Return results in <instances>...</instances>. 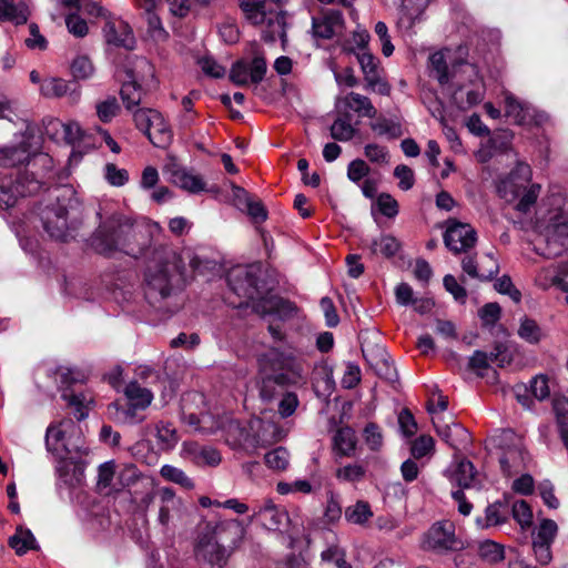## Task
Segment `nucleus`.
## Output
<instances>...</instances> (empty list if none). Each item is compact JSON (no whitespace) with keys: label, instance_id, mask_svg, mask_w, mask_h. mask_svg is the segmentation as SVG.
Instances as JSON below:
<instances>
[{"label":"nucleus","instance_id":"nucleus-40","mask_svg":"<svg viewBox=\"0 0 568 568\" xmlns=\"http://www.w3.org/2000/svg\"><path fill=\"white\" fill-rule=\"evenodd\" d=\"M504 100L506 115L513 118L518 124L525 123L529 114V105L508 91L504 92Z\"/></svg>","mask_w":568,"mask_h":568},{"label":"nucleus","instance_id":"nucleus-15","mask_svg":"<svg viewBox=\"0 0 568 568\" xmlns=\"http://www.w3.org/2000/svg\"><path fill=\"white\" fill-rule=\"evenodd\" d=\"M209 531L229 555L240 547L245 536L244 526L235 519L220 521Z\"/></svg>","mask_w":568,"mask_h":568},{"label":"nucleus","instance_id":"nucleus-18","mask_svg":"<svg viewBox=\"0 0 568 568\" xmlns=\"http://www.w3.org/2000/svg\"><path fill=\"white\" fill-rule=\"evenodd\" d=\"M546 246L542 254L547 258H554L568 250V219L552 224L546 234Z\"/></svg>","mask_w":568,"mask_h":568},{"label":"nucleus","instance_id":"nucleus-4","mask_svg":"<svg viewBox=\"0 0 568 568\" xmlns=\"http://www.w3.org/2000/svg\"><path fill=\"white\" fill-rule=\"evenodd\" d=\"M262 267L260 264L239 266L233 268L227 277L231 291L241 298L235 306H248L258 303L264 297L265 287L262 281Z\"/></svg>","mask_w":568,"mask_h":568},{"label":"nucleus","instance_id":"nucleus-52","mask_svg":"<svg viewBox=\"0 0 568 568\" xmlns=\"http://www.w3.org/2000/svg\"><path fill=\"white\" fill-rule=\"evenodd\" d=\"M410 0H403L398 23L407 29L412 28L416 20L420 18L424 12L423 3L416 7L410 6Z\"/></svg>","mask_w":568,"mask_h":568},{"label":"nucleus","instance_id":"nucleus-39","mask_svg":"<svg viewBox=\"0 0 568 568\" xmlns=\"http://www.w3.org/2000/svg\"><path fill=\"white\" fill-rule=\"evenodd\" d=\"M138 6L144 10L145 19L149 24V30L152 33L153 37L156 38H165L168 33L165 32L164 28L162 27L161 19L159 16L154 12V9L156 7L155 0H136Z\"/></svg>","mask_w":568,"mask_h":568},{"label":"nucleus","instance_id":"nucleus-61","mask_svg":"<svg viewBox=\"0 0 568 568\" xmlns=\"http://www.w3.org/2000/svg\"><path fill=\"white\" fill-rule=\"evenodd\" d=\"M363 437L371 450H379L383 446V434L378 425L369 423L365 426Z\"/></svg>","mask_w":568,"mask_h":568},{"label":"nucleus","instance_id":"nucleus-42","mask_svg":"<svg viewBox=\"0 0 568 568\" xmlns=\"http://www.w3.org/2000/svg\"><path fill=\"white\" fill-rule=\"evenodd\" d=\"M19 196L16 180L0 172V207L8 209L13 206Z\"/></svg>","mask_w":568,"mask_h":568},{"label":"nucleus","instance_id":"nucleus-44","mask_svg":"<svg viewBox=\"0 0 568 568\" xmlns=\"http://www.w3.org/2000/svg\"><path fill=\"white\" fill-rule=\"evenodd\" d=\"M508 508L501 503H495L487 506L485 511V518H478L477 524L483 528L490 526H497L504 524L507 520Z\"/></svg>","mask_w":568,"mask_h":568},{"label":"nucleus","instance_id":"nucleus-12","mask_svg":"<svg viewBox=\"0 0 568 568\" xmlns=\"http://www.w3.org/2000/svg\"><path fill=\"white\" fill-rule=\"evenodd\" d=\"M256 520L263 528L270 531H284L290 525L287 511L275 505L272 500H264L262 505L254 510L250 521Z\"/></svg>","mask_w":568,"mask_h":568},{"label":"nucleus","instance_id":"nucleus-11","mask_svg":"<svg viewBox=\"0 0 568 568\" xmlns=\"http://www.w3.org/2000/svg\"><path fill=\"white\" fill-rule=\"evenodd\" d=\"M557 532L558 526L552 519H542L532 532V550L540 565H548L551 561V545Z\"/></svg>","mask_w":568,"mask_h":568},{"label":"nucleus","instance_id":"nucleus-7","mask_svg":"<svg viewBox=\"0 0 568 568\" xmlns=\"http://www.w3.org/2000/svg\"><path fill=\"white\" fill-rule=\"evenodd\" d=\"M54 375L59 387L63 389L62 398L70 406L75 407V418L78 420L85 418L88 415L85 403L89 402L87 397L83 394H71L67 392L71 386L84 383L87 381L85 373L78 368L60 366L55 369Z\"/></svg>","mask_w":568,"mask_h":568},{"label":"nucleus","instance_id":"nucleus-53","mask_svg":"<svg viewBox=\"0 0 568 568\" xmlns=\"http://www.w3.org/2000/svg\"><path fill=\"white\" fill-rule=\"evenodd\" d=\"M161 476L174 484H178L186 489H192L194 487L193 481L186 476V474L172 465H163L160 470Z\"/></svg>","mask_w":568,"mask_h":568},{"label":"nucleus","instance_id":"nucleus-43","mask_svg":"<svg viewBox=\"0 0 568 568\" xmlns=\"http://www.w3.org/2000/svg\"><path fill=\"white\" fill-rule=\"evenodd\" d=\"M9 545L16 550L17 555L21 556L30 549H36L37 540L29 529L18 528L14 535L10 537Z\"/></svg>","mask_w":568,"mask_h":568},{"label":"nucleus","instance_id":"nucleus-32","mask_svg":"<svg viewBox=\"0 0 568 568\" xmlns=\"http://www.w3.org/2000/svg\"><path fill=\"white\" fill-rule=\"evenodd\" d=\"M126 74L128 80L123 82L120 93L125 108L131 110L140 104L143 90L139 82L140 78L135 74V70H128Z\"/></svg>","mask_w":568,"mask_h":568},{"label":"nucleus","instance_id":"nucleus-35","mask_svg":"<svg viewBox=\"0 0 568 568\" xmlns=\"http://www.w3.org/2000/svg\"><path fill=\"white\" fill-rule=\"evenodd\" d=\"M362 352L366 362L374 367L378 374H388L390 369H394L389 364L388 354L383 346L375 345L372 347H363Z\"/></svg>","mask_w":568,"mask_h":568},{"label":"nucleus","instance_id":"nucleus-38","mask_svg":"<svg viewBox=\"0 0 568 568\" xmlns=\"http://www.w3.org/2000/svg\"><path fill=\"white\" fill-rule=\"evenodd\" d=\"M344 103L347 108L356 112L357 114L366 118H375L376 116V109L373 105L369 98L362 95L356 92H349L344 98Z\"/></svg>","mask_w":568,"mask_h":568},{"label":"nucleus","instance_id":"nucleus-9","mask_svg":"<svg viewBox=\"0 0 568 568\" xmlns=\"http://www.w3.org/2000/svg\"><path fill=\"white\" fill-rule=\"evenodd\" d=\"M424 547L426 549L443 554L463 549L464 544L455 535V527L450 521L434 524L428 530Z\"/></svg>","mask_w":568,"mask_h":568},{"label":"nucleus","instance_id":"nucleus-22","mask_svg":"<svg viewBox=\"0 0 568 568\" xmlns=\"http://www.w3.org/2000/svg\"><path fill=\"white\" fill-rule=\"evenodd\" d=\"M254 312L262 316L275 315L281 320H286L296 314L297 307L288 300L277 296H264L254 305Z\"/></svg>","mask_w":568,"mask_h":568},{"label":"nucleus","instance_id":"nucleus-57","mask_svg":"<svg viewBox=\"0 0 568 568\" xmlns=\"http://www.w3.org/2000/svg\"><path fill=\"white\" fill-rule=\"evenodd\" d=\"M514 519L523 529L530 527L532 523V511L525 500H517L511 506Z\"/></svg>","mask_w":568,"mask_h":568},{"label":"nucleus","instance_id":"nucleus-23","mask_svg":"<svg viewBox=\"0 0 568 568\" xmlns=\"http://www.w3.org/2000/svg\"><path fill=\"white\" fill-rule=\"evenodd\" d=\"M448 479L458 485L459 488H475L479 485V475L471 462L462 459L453 465L447 471Z\"/></svg>","mask_w":568,"mask_h":568},{"label":"nucleus","instance_id":"nucleus-60","mask_svg":"<svg viewBox=\"0 0 568 568\" xmlns=\"http://www.w3.org/2000/svg\"><path fill=\"white\" fill-rule=\"evenodd\" d=\"M371 126L378 135H387L390 139H396L402 135L400 125L388 119H379L372 123Z\"/></svg>","mask_w":568,"mask_h":568},{"label":"nucleus","instance_id":"nucleus-45","mask_svg":"<svg viewBox=\"0 0 568 568\" xmlns=\"http://www.w3.org/2000/svg\"><path fill=\"white\" fill-rule=\"evenodd\" d=\"M158 446L163 450H170L179 442V435L175 427L169 422H159L156 424Z\"/></svg>","mask_w":568,"mask_h":568},{"label":"nucleus","instance_id":"nucleus-10","mask_svg":"<svg viewBox=\"0 0 568 568\" xmlns=\"http://www.w3.org/2000/svg\"><path fill=\"white\" fill-rule=\"evenodd\" d=\"M476 241V231L469 224L456 220L447 221L444 243L454 254L467 253L468 250L475 246Z\"/></svg>","mask_w":568,"mask_h":568},{"label":"nucleus","instance_id":"nucleus-1","mask_svg":"<svg viewBox=\"0 0 568 568\" xmlns=\"http://www.w3.org/2000/svg\"><path fill=\"white\" fill-rule=\"evenodd\" d=\"M256 386L263 402H272L282 395L278 414L282 418L292 416L298 398L293 392H284L288 386L296 385L303 378L304 363L302 357L292 351L270 348L257 357Z\"/></svg>","mask_w":568,"mask_h":568},{"label":"nucleus","instance_id":"nucleus-64","mask_svg":"<svg viewBox=\"0 0 568 568\" xmlns=\"http://www.w3.org/2000/svg\"><path fill=\"white\" fill-rule=\"evenodd\" d=\"M376 204L379 212L386 217L393 219L398 214V203L388 193L379 194Z\"/></svg>","mask_w":568,"mask_h":568},{"label":"nucleus","instance_id":"nucleus-34","mask_svg":"<svg viewBox=\"0 0 568 568\" xmlns=\"http://www.w3.org/2000/svg\"><path fill=\"white\" fill-rule=\"evenodd\" d=\"M28 17L29 11L24 3H16L14 0H0V20L23 24Z\"/></svg>","mask_w":568,"mask_h":568},{"label":"nucleus","instance_id":"nucleus-36","mask_svg":"<svg viewBox=\"0 0 568 568\" xmlns=\"http://www.w3.org/2000/svg\"><path fill=\"white\" fill-rule=\"evenodd\" d=\"M124 395L128 398L129 404L138 406L142 409H146L153 400V393L150 389L140 386V384L135 381L130 382L125 386Z\"/></svg>","mask_w":568,"mask_h":568},{"label":"nucleus","instance_id":"nucleus-27","mask_svg":"<svg viewBox=\"0 0 568 568\" xmlns=\"http://www.w3.org/2000/svg\"><path fill=\"white\" fill-rule=\"evenodd\" d=\"M183 453L185 458H189L199 466H216L221 462V455L216 449L194 442L185 443L183 445Z\"/></svg>","mask_w":568,"mask_h":568},{"label":"nucleus","instance_id":"nucleus-6","mask_svg":"<svg viewBox=\"0 0 568 568\" xmlns=\"http://www.w3.org/2000/svg\"><path fill=\"white\" fill-rule=\"evenodd\" d=\"M74 427L75 425L72 419H64L57 425H50L45 435L48 450L55 453L61 458L57 466V473L61 480L68 486L73 485V479L69 478L68 469L71 465L64 458L65 455L70 453L65 443V436L67 433Z\"/></svg>","mask_w":568,"mask_h":568},{"label":"nucleus","instance_id":"nucleus-37","mask_svg":"<svg viewBox=\"0 0 568 568\" xmlns=\"http://www.w3.org/2000/svg\"><path fill=\"white\" fill-rule=\"evenodd\" d=\"M245 18L254 26H262L266 20L265 0H239Z\"/></svg>","mask_w":568,"mask_h":568},{"label":"nucleus","instance_id":"nucleus-16","mask_svg":"<svg viewBox=\"0 0 568 568\" xmlns=\"http://www.w3.org/2000/svg\"><path fill=\"white\" fill-rule=\"evenodd\" d=\"M152 498L159 504L158 521L160 525L168 527L174 518L180 516L183 503L175 496L173 489L159 488L153 493Z\"/></svg>","mask_w":568,"mask_h":568},{"label":"nucleus","instance_id":"nucleus-58","mask_svg":"<svg viewBox=\"0 0 568 568\" xmlns=\"http://www.w3.org/2000/svg\"><path fill=\"white\" fill-rule=\"evenodd\" d=\"M355 134V129L348 120L337 119L331 126V135L334 140L346 142Z\"/></svg>","mask_w":568,"mask_h":568},{"label":"nucleus","instance_id":"nucleus-3","mask_svg":"<svg viewBox=\"0 0 568 568\" xmlns=\"http://www.w3.org/2000/svg\"><path fill=\"white\" fill-rule=\"evenodd\" d=\"M75 202L74 192L68 185L48 190L47 199L39 207V215L44 231L53 239L67 241L70 234L68 212Z\"/></svg>","mask_w":568,"mask_h":568},{"label":"nucleus","instance_id":"nucleus-8","mask_svg":"<svg viewBox=\"0 0 568 568\" xmlns=\"http://www.w3.org/2000/svg\"><path fill=\"white\" fill-rule=\"evenodd\" d=\"M503 444L499 464L506 475L520 471L527 462V453L524 449L521 439L513 432H504L500 437Z\"/></svg>","mask_w":568,"mask_h":568},{"label":"nucleus","instance_id":"nucleus-49","mask_svg":"<svg viewBox=\"0 0 568 568\" xmlns=\"http://www.w3.org/2000/svg\"><path fill=\"white\" fill-rule=\"evenodd\" d=\"M264 463L272 470H286L290 465V453L282 446L276 447L264 455Z\"/></svg>","mask_w":568,"mask_h":568},{"label":"nucleus","instance_id":"nucleus-26","mask_svg":"<svg viewBox=\"0 0 568 568\" xmlns=\"http://www.w3.org/2000/svg\"><path fill=\"white\" fill-rule=\"evenodd\" d=\"M356 446V434L348 426L338 428L332 438V449L335 458L354 457Z\"/></svg>","mask_w":568,"mask_h":568},{"label":"nucleus","instance_id":"nucleus-19","mask_svg":"<svg viewBox=\"0 0 568 568\" xmlns=\"http://www.w3.org/2000/svg\"><path fill=\"white\" fill-rule=\"evenodd\" d=\"M196 555L211 566H216L217 568H222L230 557L225 548L210 531L201 536L196 547Z\"/></svg>","mask_w":568,"mask_h":568},{"label":"nucleus","instance_id":"nucleus-29","mask_svg":"<svg viewBox=\"0 0 568 568\" xmlns=\"http://www.w3.org/2000/svg\"><path fill=\"white\" fill-rule=\"evenodd\" d=\"M486 257L488 258L489 266L479 267L474 256L466 255L462 260L463 271L471 278L481 282L490 281L499 272V264L491 254H487Z\"/></svg>","mask_w":568,"mask_h":568},{"label":"nucleus","instance_id":"nucleus-30","mask_svg":"<svg viewBox=\"0 0 568 568\" xmlns=\"http://www.w3.org/2000/svg\"><path fill=\"white\" fill-rule=\"evenodd\" d=\"M148 126L143 132L154 146L165 148L171 143L172 131L160 112L153 114V119Z\"/></svg>","mask_w":568,"mask_h":568},{"label":"nucleus","instance_id":"nucleus-46","mask_svg":"<svg viewBox=\"0 0 568 568\" xmlns=\"http://www.w3.org/2000/svg\"><path fill=\"white\" fill-rule=\"evenodd\" d=\"M14 180L20 196L34 195L42 187V182L34 175L33 172L24 171L20 173Z\"/></svg>","mask_w":568,"mask_h":568},{"label":"nucleus","instance_id":"nucleus-63","mask_svg":"<svg viewBox=\"0 0 568 568\" xmlns=\"http://www.w3.org/2000/svg\"><path fill=\"white\" fill-rule=\"evenodd\" d=\"M494 287L498 293L508 295L515 303H519L521 300L520 291L514 286L513 281L508 275L499 277L495 282Z\"/></svg>","mask_w":568,"mask_h":568},{"label":"nucleus","instance_id":"nucleus-21","mask_svg":"<svg viewBox=\"0 0 568 568\" xmlns=\"http://www.w3.org/2000/svg\"><path fill=\"white\" fill-rule=\"evenodd\" d=\"M103 34L109 44L126 50H133L135 47V38L132 29L123 20L106 21L103 27Z\"/></svg>","mask_w":568,"mask_h":568},{"label":"nucleus","instance_id":"nucleus-56","mask_svg":"<svg viewBox=\"0 0 568 568\" xmlns=\"http://www.w3.org/2000/svg\"><path fill=\"white\" fill-rule=\"evenodd\" d=\"M95 109L99 120L108 123L118 115L120 105L115 97H108L105 100L97 103Z\"/></svg>","mask_w":568,"mask_h":568},{"label":"nucleus","instance_id":"nucleus-55","mask_svg":"<svg viewBox=\"0 0 568 568\" xmlns=\"http://www.w3.org/2000/svg\"><path fill=\"white\" fill-rule=\"evenodd\" d=\"M70 69L77 80H87L94 73V67L87 55H78L72 61Z\"/></svg>","mask_w":568,"mask_h":568},{"label":"nucleus","instance_id":"nucleus-62","mask_svg":"<svg viewBox=\"0 0 568 568\" xmlns=\"http://www.w3.org/2000/svg\"><path fill=\"white\" fill-rule=\"evenodd\" d=\"M322 560L335 565L337 568H352L345 559V551L338 546H331L321 555Z\"/></svg>","mask_w":568,"mask_h":568},{"label":"nucleus","instance_id":"nucleus-14","mask_svg":"<svg viewBox=\"0 0 568 568\" xmlns=\"http://www.w3.org/2000/svg\"><path fill=\"white\" fill-rule=\"evenodd\" d=\"M266 73V61L263 57L253 58L250 65L243 60L233 63L230 70V80L236 85H246L248 81L260 83Z\"/></svg>","mask_w":568,"mask_h":568},{"label":"nucleus","instance_id":"nucleus-31","mask_svg":"<svg viewBox=\"0 0 568 568\" xmlns=\"http://www.w3.org/2000/svg\"><path fill=\"white\" fill-rule=\"evenodd\" d=\"M143 409L128 404L126 406H120L116 403H112L108 406V413L112 420L123 425H135L144 420L145 416L141 413Z\"/></svg>","mask_w":568,"mask_h":568},{"label":"nucleus","instance_id":"nucleus-24","mask_svg":"<svg viewBox=\"0 0 568 568\" xmlns=\"http://www.w3.org/2000/svg\"><path fill=\"white\" fill-rule=\"evenodd\" d=\"M204 402V396L199 393H191L187 394L186 397L183 399L182 405V418L183 420L189 424L190 426L195 427L196 429L206 433L211 432L214 428L213 417L209 413H200L196 414L192 412L187 405V402Z\"/></svg>","mask_w":568,"mask_h":568},{"label":"nucleus","instance_id":"nucleus-50","mask_svg":"<svg viewBox=\"0 0 568 568\" xmlns=\"http://www.w3.org/2000/svg\"><path fill=\"white\" fill-rule=\"evenodd\" d=\"M478 555L483 560L489 564L499 562L505 557L504 547L489 539L478 544Z\"/></svg>","mask_w":568,"mask_h":568},{"label":"nucleus","instance_id":"nucleus-20","mask_svg":"<svg viewBox=\"0 0 568 568\" xmlns=\"http://www.w3.org/2000/svg\"><path fill=\"white\" fill-rule=\"evenodd\" d=\"M170 181L176 186L190 192L200 193L205 191V181L199 174H195L175 163L165 166Z\"/></svg>","mask_w":568,"mask_h":568},{"label":"nucleus","instance_id":"nucleus-51","mask_svg":"<svg viewBox=\"0 0 568 568\" xmlns=\"http://www.w3.org/2000/svg\"><path fill=\"white\" fill-rule=\"evenodd\" d=\"M432 75L440 83L449 82L448 67L445 54L442 51L435 52L429 57Z\"/></svg>","mask_w":568,"mask_h":568},{"label":"nucleus","instance_id":"nucleus-25","mask_svg":"<svg viewBox=\"0 0 568 568\" xmlns=\"http://www.w3.org/2000/svg\"><path fill=\"white\" fill-rule=\"evenodd\" d=\"M434 425L436 427L437 434L445 440L452 448L462 449L465 448L471 442L470 434L468 430L463 427L460 424L452 423L439 425L434 419Z\"/></svg>","mask_w":568,"mask_h":568},{"label":"nucleus","instance_id":"nucleus-2","mask_svg":"<svg viewBox=\"0 0 568 568\" xmlns=\"http://www.w3.org/2000/svg\"><path fill=\"white\" fill-rule=\"evenodd\" d=\"M97 215L100 223L90 239V245L104 256L122 252L136 257L150 247L154 232L160 230L155 222L120 212H114L105 219L101 212Z\"/></svg>","mask_w":568,"mask_h":568},{"label":"nucleus","instance_id":"nucleus-33","mask_svg":"<svg viewBox=\"0 0 568 568\" xmlns=\"http://www.w3.org/2000/svg\"><path fill=\"white\" fill-rule=\"evenodd\" d=\"M265 29L262 32V38L266 42H274L277 38L284 39L285 37V14L283 12L268 11L266 20L263 23Z\"/></svg>","mask_w":568,"mask_h":568},{"label":"nucleus","instance_id":"nucleus-54","mask_svg":"<svg viewBox=\"0 0 568 568\" xmlns=\"http://www.w3.org/2000/svg\"><path fill=\"white\" fill-rule=\"evenodd\" d=\"M518 335L530 344H537L542 338V332L539 325L534 320L527 317L521 320Z\"/></svg>","mask_w":568,"mask_h":568},{"label":"nucleus","instance_id":"nucleus-47","mask_svg":"<svg viewBox=\"0 0 568 568\" xmlns=\"http://www.w3.org/2000/svg\"><path fill=\"white\" fill-rule=\"evenodd\" d=\"M373 517V511L367 501L358 500L356 504L346 507L345 518L348 523L364 525Z\"/></svg>","mask_w":568,"mask_h":568},{"label":"nucleus","instance_id":"nucleus-5","mask_svg":"<svg viewBox=\"0 0 568 568\" xmlns=\"http://www.w3.org/2000/svg\"><path fill=\"white\" fill-rule=\"evenodd\" d=\"M176 276L174 263L160 261L149 265L145 273V296L150 303L160 302L173 292V278Z\"/></svg>","mask_w":568,"mask_h":568},{"label":"nucleus","instance_id":"nucleus-13","mask_svg":"<svg viewBox=\"0 0 568 568\" xmlns=\"http://www.w3.org/2000/svg\"><path fill=\"white\" fill-rule=\"evenodd\" d=\"M356 58L364 74L366 88L382 95H388L390 87L381 77L382 69L377 58L367 51L357 52Z\"/></svg>","mask_w":568,"mask_h":568},{"label":"nucleus","instance_id":"nucleus-48","mask_svg":"<svg viewBox=\"0 0 568 568\" xmlns=\"http://www.w3.org/2000/svg\"><path fill=\"white\" fill-rule=\"evenodd\" d=\"M366 468L359 463H352L336 468L335 477L342 483H358L365 478Z\"/></svg>","mask_w":568,"mask_h":568},{"label":"nucleus","instance_id":"nucleus-17","mask_svg":"<svg viewBox=\"0 0 568 568\" xmlns=\"http://www.w3.org/2000/svg\"><path fill=\"white\" fill-rule=\"evenodd\" d=\"M344 29V19L341 11L327 10L312 19V30L316 38L332 39L339 36Z\"/></svg>","mask_w":568,"mask_h":568},{"label":"nucleus","instance_id":"nucleus-41","mask_svg":"<svg viewBox=\"0 0 568 568\" xmlns=\"http://www.w3.org/2000/svg\"><path fill=\"white\" fill-rule=\"evenodd\" d=\"M400 247L399 242L393 235L386 234L372 240L368 248L373 255L382 254L385 257L394 256Z\"/></svg>","mask_w":568,"mask_h":568},{"label":"nucleus","instance_id":"nucleus-59","mask_svg":"<svg viewBox=\"0 0 568 568\" xmlns=\"http://www.w3.org/2000/svg\"><path fill=\"white\" fill-rule=\"evenodd\" d=\"M435 442L433 437L422 435L416 438L410 447V454L415 459H420L427 455H430L434 450Z\"/></svg>","mask_w":568,"mask_h":568},{"label":"nucleus","instance_id":"nucleus-28","mask_svg":"<svg viewBox=\"0 0 568 568\" xmlns=\"http://www.w3.org/2000/svg\"><path fill=\"white\" fill-rule=\"evenodd\" d=\"M40 93L48 99H59L69 95L72 102L80 98V91L71 89V82L61 78H47L41 82Z\"/></svg>","mask_w":568,"mask_h":568}]
</instances>
